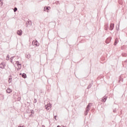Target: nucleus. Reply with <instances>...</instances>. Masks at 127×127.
<instances>
[{"label":"nucleus","mask_w":127,"mask_h":127,"mask_svg":"<svg viewBox=\"0 0 127 127\" xmlns=\"http://www.w3.org/2000/svg\"><path fill=\"white\" fill-rule=\"evenodd\" d=\"M113 112H114V113H116V109H115V110H114L113 111Z\"/></svg>","instance_id":"cd10ccee"},{"label":"nucleus","mask_w":127,"mask_h":127,"mask_svg":"<svg viewBox=\"0 0 127 127\" xmlns=\"http://www.w3.org/2000/svg\"><path fill=\"white\" fill-rule=\"evenodd\" d=\"M108 28H109V24H107L105 25V30H108Z\"/></svg>","instance_id":"9d476101"},{"label":"nucleus","mask_w":127,"mask_h":127,"mask_svg":"<svg viewBox=\"0 0 127 127\" xmlns=\"http://www.w3.org/2000/svg\"><path fill=\"white\" fill-rule=\"evenodd\" d=\"M22 77L23 78H26V74H25V73H23V74H22Z\"/></svg>","instance_id":"ddd939ff"},{"label":"nucleus","mask_w":127,"mask_h":127,"mask_svg":"<svg viewBox=\"0 0 127 127\" xmlns=\"http://www.w3.org/2000/svg\"><path fill=\"white\" fill-rule=\"evenodd\" d=\"M26 58H27L28 59H29V58H30V55H29V54L27 55Z\"/></svg>","instance_id":"6ab92c4d"},{"label":"nucleus","mask_w":127,"mask_h":127,"mask_svg":"<svg viewBox=\"0 0 127 127\" xmlns=\"http://www.w3.org/2000/svg\"><path fill=\"white\" fill-rule=\"evenodd\" d=\"M34 103L35 104L36 103H37V100H36V99H35L34 100Z\"/></svg>","instance_id":"4be33fe9"},{"label":"nucleus","mask_w":127,"mask_h":127,"mask_svg":"<svg viewBox=\"0 0 127 127\" xmlns=\"http://www.w3.org/2000/svg\"><path fill=\"white\" fill-rule=\"evenodd\" d=\"M17 34H18V35H19L20 36L22 35V31L21 30H18L17 31Z\"/></svg>","instance_id":"423d86ee"},{"label":"nucleus","mask_w":127,"mask_h":127,"mask_svg":"<svg viewBox=\"0 0 127 127\" xmlns=\"http://www.w3.org/2000/svg\"><path fill=\"white\" fill-rule=\"evenodd\" d=\"M118 42H119V41H118V39H116L115 43H114V45L116 46L117 44H118Z\"/></svg>","instance_id":"9b49d317"},{"label":"nucleus","mask_w":127,"mask_h":127,"mask_svg":"<svg viewBox=\"0 0 127 127\" xmlns=\"http://www.w3.org/2000/svg\"><path fill=\"white\" fill-rule=\"evenodd\" d=\"M0 68H1V69H3V66H2L0 64Z\"/></svg>","instance_id":"b1692460"},{"label":"nucleus","mask_w":127,"mask_h":127,"mask_svg":"<svg viewBox=\"0 0 127 127\" xmlns=\"http://www.w3.org/2000/svg\"><path fill=\"white\" fill-rule=\"evenodd\" d=\"M45 108L47 110H50L51 109V104L49 103L45 105Z\"/></svg>","instance_id":"f03ea898"},{"label":"nucleus","mask_w":127,"mask_h":127,"mask_svg":"<svg viewBox=\"0 0 127 127\" xmlns=\"http://www.w3.org/2000/svg\"><path fill=\"white\" fill-rule=\"evenodd\" d=\"M28 24H29L30 25H32V23H31V21H27Z\"/></svg>","instance_id":"f3484780"},{"label":"nucleus","mask_w":127,"mask_h":127,"mask_svg":"<svg viewBox=\"0 0 127 127\" xmlns=\"http://www.w3.org/2000/svg\"><path fill=\"white\" fill-rule=\"evenodd\" d=\"M17 66H18V68H19V69H20V68H21V64H19V65H18Z\"/></svg>","instance_id":"412c9836"},{"label":"nucleus","mask_w":127,"mask_h":127,"mask_svg":"<svg viewBox=\"0 0 127 127\" xmlns=\"http://www.w3.org/2000/svg\"><path fill=\"white\" fill-rule=\"evenodd\" d=\"M18 127H25L24 126H18Z\"/></svg>","instance_id":"bb28decb"},{"label":"nucleus","mask_w":127,"mask_h":127,"mask_svg":"<svg viewBox=\"0 0 127 127\" xmlns=\"http://www.w3.org/2000/svg\"><path fill=\"white\" fill-rule=\"evenodd\" d=\"M57 127H60V126L59 125V126H57Z\"/></svg>","instance_id":"c85d7f7f"},{"label":"nucleus","mask_w":127,"mask_h":127,"mask_svg":"<svg viewBox=\"0 0 127 127\" xmlns=\"http://www.w3.org/2000/svg\"><path fill=\"white\" fill-rule=\"evenodd\" d=\"M91 107H92V103H89L86 108V111L84 112V115L85 116H87L88 115V112H89V111H90V108H91Z\"/></svg>","instance_id":"f257e3e1"},{"label":"nucleus","mask_w":127,"mask_h":127,"mask_svg":"<svg viewBox=\"0 0 127 127\" xmlns=\"http://www.w3.org/2000/svg\"><path fill=\"white\" fill-rule=\"evenodd\" d=\"M1 65L2 67H3V69H4V67L5 66V64L4 63H1Z\"/></svg>","instance_id":"f8f14e48"},{"label":"nucleus","mask_w":127,"mask_h":127,"mask_svg":"<svg viewBox=\"0 0 127 127\" xmlns=\"http://www.w3.org/2000/svg\"><path fill=\"white\" fill-rule=\"evenodd\" d=\"M16 64H17V65H20V64H19V62H18V61L16 62Z\"/></svg>","instance_id":"aec40b11"},{"label":"nucleus","mask_w":127,"mask_h":127,"mask_svg":"<svg viewBox=\"0 0 127 127\" xmlns=\"http://www.w3.org/2000/svg\"><path fill=\"white\" fill-rule=\"evenodd\" d=\"M49 8H50V7H45L44 8V10L45 11H47L48 12V10H49Z\"/></svg>","instance_id":"0eeeda50"},{"label":"nucleus","mask_w":127,"mask_h":127,"mask_svg":"<svg viewBox=\"0 0 127 127\" xmlns=\"http://www.w3.org/2000/svg\"><path fill=\"white\" fill-rule=\"evenodd\" d=\"M91 87H92V84H90L88 87H87V89H89L91 88Z\"/></svg>","instance_id":"dca6fc26"},{"label":"nucleus","mask_w":127,"mask_h":127,"mask_svg":"<svg viewBox=\"0 0 127 127\" xmlns=\"http://www.w3.org/2000/svg\"><path fill=\"white\" fill-rule=\"evenodd\" d=\"M114 27H115V24L111 23L109 28L110 30H113V29H114Z\"/></svg>","instance_id":"20e7f679"},{"label":"nucleus","mask_w":127,"mask_h":127,"mask_svg":"<svg viewBox=\"0 0 127 127\" xmlns=\"http://www.w3.org/2000/svg\"><path fill=\"white\" fill-rule=\"evenodd\" d=\"M16 11H17V8L14 7V12H16Z\"/></svg>","instance_id":"a211bd4d"},{"label":"nucleus","mask_w":127,"mask_h":127,"mask_svg":"<svg viewBox=\"0 0 127 127\" xmlns=\"http://www.w3.org/2000/svg\"><path fill=\"white\" fill-rule=\"evenodd\" d=\"M111 40H112L111 37H109V38H107V40H106V43H107V44H109V43H110V42H111Z\"/></svg>","instance_id":"39448f33"},{"label":"nucleus","mask_w":127,"mask_h":127,"mask_svg":"<svg viewBox=\"0 0 127 127\" xmlns=\"http://www.w3.org/2000/svg\"><path fill=\"white\" fill-rule=\"evenodd\" d=\"M6 93H8V94H10L11 93L12 90L10 88H7V89L6 90Z\"/></svg>","instance_id":"6e6552de"},{"label":"nucleus","mask_w":127,"mask_h":127,"mask_svg":"<svg viewBox=\"0 0 127 127\" xmlns=\"http://www.w3.org/2000/svg\"><path fill=\"white\" fill-rule=\"evenodd\" d=\"M11 63H12V60H11Z\"/></svg>","instance_id":"c756f323"},{"label":"nucleus","mask_w":127,"mask_h":127,"mask_svg":"<svg viewBox=\"0 0 127 127\" xmlns=\"http://www.w3.org/2000/svg\"><path fill=\"white\" fill-rule=\"evenodd\" d=\"M54 119H56V120L57 121V119H56V117H57V116H55L54 115Z\"/></svg>","instance_id":"393cba45"},{"label":"nucleus","mask_w":127,"mask_h":127,"mask_svg":"<svg viewBox=\"0 0 127 127\" xmlns=\"http://www.w3.org/2000/svg\"><path fill=\"white\" fill-rule=\"evenodd\" d=\"M11 80H12V78L9 77V79H8V83H11Z\"/></svg>","instance_id":"2eb2a0df"},{"label":"nucleus","mask_w":127,"mask_h":127,"mask_svg":"<svg viewBox=\"0 0 127 127\" xmlns=\"http://www.w3.org/2000/svg\"><path fill=\"white\" fill-rule=\"evenodd\" d=\"M6 60H9V55H7L6 58Z\"/></svg>","instance_id":"4468645a"},{"label":"nucleus","mask_w":127,"mask_h":127,"mask_svg":"<svg viewBox=\"0 0 127 127\" xmlns=\"http://www.w3.org/2000/svg\"><path fill=\"white\" fill-rule=\"evenodd\" d=\"M106 101H107V97L105 96L102 99V102H105Z\"/></svg>","instance_id":"1a4fd4ad"},{"label":"nucleus","mask_w":127,"mask_h":127,"mask_svg":"<svg viewBox=\"0 0 127 127\" xmlns=\"http://www.w3.org/2000/svg\"><path fill=\"white\" fill-rule=\"evenodd\" d=\"M15 57L13 56L10 58V60H12V59H13Z\"/></svg>","instance_id":"5701e85b"},{"label":"nucleus","mask_w":127,"mask_h":127,"mask_svg":"<svg viewBox=\"0 0 127 127\" xmlns=\"http://www.w3.org/2000/svg\"><path fill=\"white\" fill-rule=\"evenodd\" d=\"M32 44H33H33H34V45H35L36 46H39V43H38V42H37V40L33 41L32 42Z\"/></svg>","instance_id":"7ed1b4c3"},{"label":"nucleus","mask_w":127,"mask_h":127,"mask_svg":"<svg viewBox=\"0 0 127 127\" xmlns=\"http://www.w3.org/2000/svg\"><path fill=\"white\" fill-rule=\"evenodd\" d=\"M122 80H123V78H122V77H120V80H119V82H121V81H122Z\"/></svg>","instance_id":"a878e982"}]
</instances>
